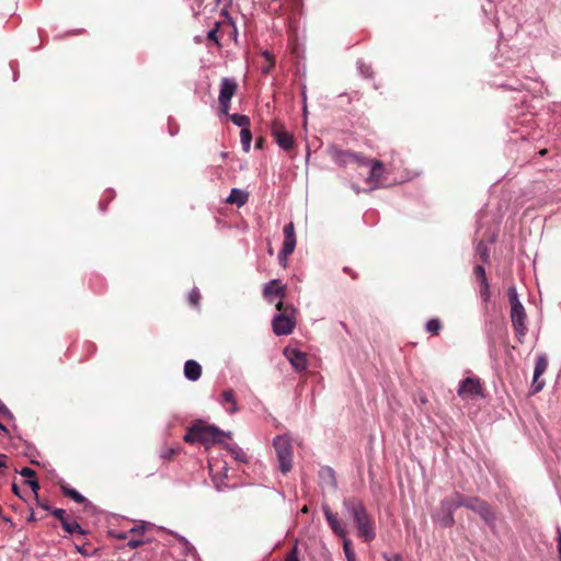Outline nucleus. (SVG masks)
I'll use <instances>...</instances> for the list:
<instances>
[{
    "label": "nucleus",
    "mask_w": 561,
    "mask_h": 561,
    "mask_svg": "<svg viewBox=\"0 0 561 561\" xmlns=\"http://www.w3.org/2000/svg\"><path fill=\"white\" fill-rule=\"evenodd\" d=\"M343 506L348 516L353 519L357 536L365 542L373 541L376 537L375 522L368 514L363 501L354 496L347 497L344 500Z\"/></svg>",
    "instance_id": "1"
},
{
    "label": "nucleus",
    "mask_w": 561,
    "mask_h": 561,
    "mask_svg": "<svg viewBox=\"0 0 561 561\" xmlns=\"http://www.w3.org/2000/svg\"><path fill=\"white\" fill-rule=\"evenodd\" d=\"M225 437L230 438V433H225L216 426L206 425L198 421L188 428L184 440L190 444L201 443L207 445L221 443Z\"/></svg>",
    "instance_id": "2"
},
{
    "label": "nucleus",
    "mask_w": 561,
    "mask_h": 561,
    "mask_svg": "<svg viewBox=\"0 0 561 561\" xmlns=\"http://www.w3.org/2000/svg\"><path fill=\"white\" fill-rule=\"evenodd\" d=\"M278 313L272 320L273 332L276 335H288L296 327V309L285 305L283 300L276 304Z\"/></svg>",
    "instance_id": "3"
},
{
    "label": "nucleus",
    "mask_w": 561,
    "mask_h": 561,
    "mask_svg": "<svg viewBox=\"0 0 561 561\" xmlns=\"http://www.w3.org/2000/svg\"><path fill=\"white\" fill-rule=\"evenodd\" d=\"M507 296L511 305V321L517 340L522 343L527 332L526 311L518 299V295L515 287L508 288Z\"/></svg>",
    "instance_id": "4"
},
{
    "label": "nucleus",
    "mask_w": 561,
    "mask_h": 561,
    "mask_svg": "<svg viewBox=\"0 0 561 561\" xmlns=\"http://www.w3.org/2000/svg\"><path fill=\"white\" fill-rule=\"evenodd\" d=\"M331 159L339 165L345 167L347 164L368 165L369 159L362 153L344 150L336 146L329 149Z\"/></svg>",
    "instance_id": "5"
},
{
    "label": "nucleus",
    "mask_w": 561,
    "mask_h": 561,
    "mask_svg": "<svg viewBox=\"0 0 561 561\" xmlns=\"http://www.w3.org/2000/svg\"><path fill=\"white\" fill-rule=\"evenodd\" d=\"M467 508L476 512L489 527L494 528L496 513L486 501L477 496H469Z\"/></svg>",
    "instance_id": "6"
},
{
    "label": "nucleus",
    "mask_w": 561,
    "mask_h": 561,
    "mask_svg": "<svg viewBox=\"0 0 561 561\" xmlns=\"http://www.w3.org/2000/svg\"><path fill=\"white\" fill-rule=\"evenodd\" d=\"M274 448L276 450L279 469L283 473H287L291 469L293 449L289 440L285 437L277 436L274 439Z\"/></svg>",
    "instance_id": "7"
},
{
    "label": "nucleus",
    "mask_w": 561,
    "mask_h": 561,
    "mask_svg": "<svg viewBox=\"0 0 561 561\" xmlns=\"http://www.w3.org/2000/svg\"><path fill=\"white\" fill-rule=\"evenodd\" d=\"M238 90V83L232 78H222L220 80V91H219V105L222 114L228 115L230 110V102L232 96L236 94Z\"/></svg>",
    "instance_id": "8"
},
{
    "label": "nucleus",
    "mask_w": 561,
    "mask_h": 561,
    "mask_svg": "<svg viewBox=\"0 0 561 561\" xmlns=\"http://www.w3.org/2000/svg\"><path fill=\"white\" fill-rule=\"evenodd\" d=\"M271 134L277 145L285 151H290L295 145L294 135L285 129V126L277 119L271 123Z\"/></svg>",
    "instance_id": "9"
},
{
    "label": "nucleus",
    "mask_w": 561,
    "mask_h": 561,
    "mask_svg": "<svg viewBox=\"0 0 561 561\" xmlns=\"http://www.w3.org/2000/svg\"><path fill=\"white\" fill-rule=\"evenodd\" d=\"M458 396L462 399H474L482 397V386L479 379L467 377L460 382Z\"/></svg>",
    "instance_id": "10"
},
{
    "label": "nucleus",
    "mask_w": 561,
    "mask_h": 561,
    "mask_svg": "<svg viewBox=\"0 0 561 561\" xmlns=\"http://www.w3.org/2000/svg\"><path fill=\"white\" fill-rule=\"evenodd\" d=\"M325 519L332 531L340 538H345L347 530L345 525L339 519L337 514L333 513L328 505H323Z\"/></svg>",
    "instance_id": "11"
},
{
    "label": "nucleus",
    "mask_w": 561,
    "mask_h": 561,
    "mask_svg": "<svg viewBox=\"0 0 561 561\" xmlns=\"http://www.w3.org/2000/svg\"><path fill=\"white\" fill-rule=\"evenodd\" d=\"M296 248V233L294 222H289L284 227V242L279 256L290 255Z\"/></svg>",
    "instance_id": "12"
},
{
    "label": "nucleus",
    "mask_w": 561,
    "mask_h": 561,
    "mask_svg": "<svg viewBox=\"0 0 561 561\" xmlns=\"http://www.w3.org/2000/svg\"><path fill=\"white\" fill-rule=\"evenodd\" d=\"M284 355L289 360V363L291 364L296 371H304L307 368L306 353L296 348L286 347L284 350Z\"/></svg>",
    "instance_id": "13"
},
{
    "label": "nucleus",
    "mask_w": 561,
    "mask_h": 561,
    "mask_svg": "<svg viewBox=\"0 0 561 561\" xmlns=\"http://www.w3.org/2000/svg\"><path fill=\"white\" fill-rule=\"evenodd\" d=\"M548 367V360L546 356H539L536 360V366L534 370V378H533V392L537 393L542 390L545 386V381L540 380V376L547 370Z\"/></svg>",
    "instance_id": "14"
},
{
    "label": "nucleus",
    "mask_w": 561,
    "mask_h": 561,
    "mask_svg": "<svg viewBox=\"0 0 561 561\" xmlns=\"http://www.w3.org/2000/svg\"><path fill=\"white\" fill-rule=\"evenodd\" d=\"M469 496H465L459 492L453 493L450 496L445 497L440 502V510L442 511H453L455 512L459 507H466L467 508V500Z\"/></svg>",
    "instance_id": "15"
},
{
    "label": "nucleus",
    "mask_w": 561,
    "mask_h": 561,
    "mask_svg": "<svg viewBox=\"0 0 561 561\" xmlns=\"http://www.w3.org/2000/svg\"><path fill=\"white\" fill-rule=\"evenodd\" d=\"M273 295L278 296L280 300L285 297V286L278 279H272L263 289V296L266 299H270Z\"/></svg>",
    "instance_id": "16"
},
{
    "label": "nucleus",
    "mask_w": 561,
    "mask_h": 561,
    "mask_svg": "<svg viewBox=\"0 0 561 561\" xmlns=\"http://www.w3.org/2000/svg\"><path fill=\"white\" fill-rule=\"evenodd\" d=\"M368 165H370V172L367 182L376 184L381 180L383 175L385 165L379 160H369Z\"/></svg>",
    "instance_id": "17"
},
{
    "label": "nucleus",
    "mask_w": 561,
    "mask_h": 561,
    "mask_svg": "<svg viewBox=\"0 0 561 561\" xmlns=\"http://www.w3.org/2000/svg\"><path fill=\"white\" fill-rule=\"evenodd\" d=\"M220 403L226 407V411L230 414L238 411V404L232 389H227L221 393Z\"/></svg>",
    "instance_id": "18"
},
{
    "label": "nucleus",
    "mask_w": 561,
    "mask_h": 561,
    "mask_svg": "<svg viewBox=\"0 0 561 561\" xmlns=\"http://www.w3.org/2000/svg\"><path fill=\"white\" fill-rule=\"evenodd\" d=\"M184 375L191 381H196L202 375V366L194 359H188L184 365Z\"/></svg>",
    "instance_id": "19"
},
{
    "label": "nucleus",
    "mask_w": 561,
    "mask_h": 561,
    "mask_svg": "<svg viewBox=\"0 0 561 561\" xmlns=\"http://www.w3.org/2000/svg\"><path fill=\"white\" fill-rule=\"evenodd\" d=\"M46 511L51 512V514L60 520L62 528L67 534H70V519L66 515V511L62 508H51L47 504H39Z\"/></svg>",
    "instance_id": "20"
},
{
    "label": "nucleus",
    "mask_w": 561,
    "mask_h": 561,
    "mask_svg": "<svg viewBox=\"0 0 561 561\" xmlns=\"http://www.w3.org/2000/svg\"><path fill=\"white\" fill-rule=\"evenodd\" d=\"M249 199V194L239 188H232L230 195L227 197L226 202L228 204L237 205L241 207L247 204Z\"/></svg>",
    "instance_id": "21"
},
{
    "label": "nucleus",
    "mask_w": 561,
    "mask_h": 561,
    "mask_svg": "<svg viewBox=\"0 0 561 561\" xmlns=\"http://www.w3.org/2000/svg\"><path fill=\"white\" fill-rule=\"evenodd\" d=\"M77 552L82 554L83 557H91L96 553L98 548L90 542H79L78 540L72 542Z\"/></svg>",
    "instance_id": "22"
},
{
    "label": "nucleus",
    "mask_w": 561,
    "mask_h": 561,
    "mask_svg": "<svg viewBox=\"0 0 561 561\" xmlns=\"http://www.w3.org/2000/svg\"><path fill=\"white\" fill-rule=\"evenodd\" d=\"M476 277L480 280L482 286V294L488 296L489 293V284L485 276V270L482 265H477L473 270Z\"/></svg>",
    "instance_id": "23"
},
{
    "label": "nucleus",
    "mask_w": 561,
    "mask_h": 561,
    "mask_svg": "<svg viewBox=\"0 0 561 561\" xmlns=\"http://www.w3.org/2000/svg\"><path fill=\"white\" fill-rule=\"evenodd\" d=\"M233 458L240 462H247V454L236 444H227L225 446Z\"/></svg>",
    "instance_id": "24"
},
{
    "label": "nucleus",
    "mask_w": 561,
    "mask_h": 561,
    "mask_svg": "<svg viewBox=\"0 0 561 561\" xmlns=\"http://www.w3.org/2000/svg\"><path fill=\"white\" fill-rule=\"evenodd\" d=\"M442 328H443L442 322L437 318L428 320L425 325L426 332L432 335H438L439 332L442 331Z\"/></svg>",
    "instance_id": "25"
},
{
    "label": "nucleus",
    "mask_w": 561,
    "mask_h": 561,
    "mask_svg": "<svg viewBox=\"0 0 561 561\" xmlns=\"http://www.w3.org/2000/svg\"><path fill=\"white\" fill-rule=\"evenodd\" d=\"M240 138H241V144H242L243 150L249 151L251 141H252V133L250 130V127L241 129Z\"/></svg>",
    "instance_id": "26"
},
{
    "label": "nucleus",
    "mask_w": 561,
    "mask_h": 561,
    "mask_svg": "<svg viewBox=\"0 0 561 561\" xmlns=\"http://www.w3.org/2000/svg\"><path fill=\"white\" fill-rule=\"evenodd\" d=\"M230 119L233 124H236L237 126H240L241 128L250 127V118L247 115L232 114V115H230Z\"/></svg>",
    "instance_id": "27"
},
{
    "label": "nucleus",
    "mask_w": 561,
    "mask_h": 561,
    "mask_svg": "<svg viewBox=\"0 0 561 561\" xmlns=\"http://www.w3.org/2000/svg\"><path fill=\"white\" fill-rule=\"evenodd\" d=\"M439 523L443 527H451L455 524L454 512L453 511H442V516H439Z\"/></svg>",
    "instance_id": "28"
},
{
    "label": "nucleus",
    "mask_w": 561,
    "mask_h": 561,
    "mask_svg": "<svg viewBox=\"0 0 561 561\" xmlns=\"http://www.w3.org/2000/svg\"><path fill=\"white\" fill-rule=\"evenodd\" d=\"M72 501H75L78 504L84 505L85 512H92L94 510L93 505L88 502L78 491L72 489Z\"/></svg>",
    "instance_id": "29"
},
{
    "label": "nucleus",
    "mask_w": 561,
    "mask_h": 561,
    "mask_svg": "<svg viewBox=\"0 0 561 561\" xmlns=\"http://www.w3.org/2000/svg\"><path fill=\"white\" fill-rule=\"evenodd\" d=\"M343 549L345 552V556L347 558V561H356L355 552L352 548V541L348 538H343Z\"/></svg>",
    "instance_id": "30"
},
{
    "label": "nucleus",
    "mask_w": 561,
    "mask_h": 561,
    "mask_svg": "<svg viewBox=\"0 0 561 561\" xmlns=\"http://www.w3.org/2000/svg\"><path fill=\"white\" fill-rule=\"evenodd\" d=\"M199 300H201L199 290L197 288H193L188 295V301H190L191 306L198 307Z\"/></svg>",
    "instance_id": "31"
},
{
    "label": "nucleus",
    "mask_w": 561,
    "mask_h": 561,
    "mask_svg": "<svg viewBox=\"0 0 561 561\" xmlns=\"http://www.w3.org/2000/svg\"><path fill=\"white\" fill-rule=\"evenodd\" d=\"M219 28H220V22H216L215 26L207 34V38L209 41L215 42L218 46L220 45L218 36H217Z\"/></svg>",
    "instance_id": "32"
},
{
    "label": "nucleus",
    "mask_w": 561,
    "mask_h": 561,
    "mask_svg": "<svg viewBox=\"0 0 561 561\" xmlns=\"http://www.w3.org/2000/svg\"><path fill=\"white\" fill-rule=\"evenodd\" d=\"M263 55H264V57H265V58H266V60H267V65H265V67H263L262 71H263L264 73H268V72H270V70L274 67L275 61H274V59H273V57H272V55H271L270 53L264 51V54H263Z\"/></svg>",
    "instance_id": "33"
},
{
    "label": "nucleus",
    "mask_w": 561,
    "mask_h": 561,
    "mask_svg": "<svg viewBox=\"0 0 561 561\" xmlns=\"http://www.w3.org/2000/svg\"><path fill=\"white\" fill-rule=\"evenodd\" d=\"M178 454V449L175 448H164L162 451H161V458L163 459H167V460H170L174 457V455Z\"/></svg>",
    "instance_id": "34"
},
{
    "label": "nucleus",
    "mask_w": 561,
    "mask_h": 561,
    "mask_svg": "<svg viewBox=\"0 0 561 561\" xmlns=\"http://www.w3.org/2000/svg\"><path fill=\"white\" fill-rule=\"evenodd\" d=\"M359 70H360V73L366 77V78H371L373 77V69L370 66L362 62L359 65Z\"/></svg>",
    "instance_id": "35"
},
{
    "label": "nucleus",
    "mask_w": 561,
    "mask_h": 561,
    "mask_svg": "<svg viewBox=\"0 0 561 561\" xmlns=\"http://www.w3.org/2000/svg\"><path fill=\"white\" fill-rule=\"evenodd\" d=\"M284 561H299L298 550L294 547L285 557Z\"/></svg>",
    "instance_id": "36"
},
{
    "label": "nucleus",
    "mask_w": 561,
    "mask_h": 561,
    "mask_svg": "<svg viewBox=\"0 0 561 561\" xmlns=\"http://www.w3.org/2000/svg\"><path fill=\"white\" fill-rule=\"evenodd\" d=\"M21 476L25 477L27 479H33L35 477V471L28 467L22 468L20 471Z\"/></svg>",
    "instance_id": "37"
},
{
    "label": "nucleus",
    "mask_w": 561,
    "mask_h": 561,
    "mask_svg": "<svg viewBox=\"0 0 561 561\" xmlns=\"http://www.w3.org/2000/svg\"><path fill=\"white\" fill-rule=\"evenodd\" d=\"M26 484H28L32 489V491L37 494V490L39 489V484L35 479H27L25 481Z\"/></svg>",
    "instance_id": "38"
},
{
    "label": "nucleus",
    "mask_w": 561,
    "mask_h": 561,
    "mask_svg": "<svg viewBox=\"0 0 561 561\" xmlns=\"http://www.w3.org/2000/svg\"><path fill=\"white\" fill-rule=\"evenodd\" d=\"M145 543L144 540H140V539H130L128 542H127V546L130 548V549H135V548H138L140 546H142Z\"/></svg>",
    "instance_id": "39"
},
{
    "label": "nucleus",
    "mask_w": 561,
    "mask_h": 561,
    "mask_svg": "<svg viewBox=\"0 0 561 561\" xmlns=\"http://www.w3.org/2000/svg\"><path fill=\"white\" fill-rule=\"evenodd\" d=\"M0 415L4 417H12L10 410L0 401Z\"/></svg>",
    "instance_id": "40"
},
{
    "label": "nucleus",
    "mask_w": 561,
    "mask_h": 561,
    "mask_svg": "<svg viewBox=\"0 0 561 561\" xmlns=\"http://www.w3.org/2000/svg\"><path fill=\"white\" fill-rule=\"evenodd\" d=\"M71 529H72V536L75 534H78L80 536L83 535V530H82L81 526L77 522L72 520Z\"/></svg>",
    "instance_id": "41"
},
{
    "label": "nucleus",
    "mask_w": 561,
    "mask_h": 561,
    "mask_svg": "<svg viewBox=\"0 0 561 561\" xmlns=\"http://www.w3.org/2000/svg\"><path fill=\"white\" fill-rule=\"evenodd\" d=\"M146 529V525H139V526H135L133 528L129 529V533L130 534H138V535H141Z\"/></svg>",
    "instance_id": "42"
},
{
    "label": "nucleus",
    "mask_w": 561,
    "mask_h": 561,
    "mask_svg": "<svg viewBox=\"0 0 561 561\" xmlns=\"http://www.w3.org/2000/svg\"><path fill=\"white\" fill-rule=\"evenodd\" d=\"M558 553H559V559L561 561V529L558 528Z\"/></svg>",
    "instance_id": "43"
},
{
    "label": "nucleus",
    "mask_w": 561,
    "mask_h": 561,
    "mask_svg": "<svg viewBox=\"0 0 561 561\" xmlns=\"http://www.w3.org/2000/svg\"><path fill=\"white\" fill-rule=\"evenodd\" d=\"M61 490H62V493H64L67 497H70V485H68V484H64V485H61Z\"/></svg>",
    "instance_id": "44"
},
{
    "label": "nucleus",
    "mask_w": 561,
    "mask_h": 561,
    "mask_svg": "<svg viewBox=\"0 0 561 561\" xmlns=\"http://www.w3.org/2000/svg\"><path fill=\"white\" fill-rule=\"evenodd\" d=\"M8 465H7V457L4 455H1L0 456V469L2 468H7Z\"/></svg>",
    "instance_id": "45"
},
{
    "label": "nucleus",
    "mask_w": 561,
    "mask_h": 561,
    "mask_svg": "<svg viewBox=\"0 0 561 561\" xmlns=\"http://www.w3.org/2000/svg\"><path fill=\"white\" fill-rule=\"evenodd\" d=\"M11 489H12V492H13L15 495H18L19 497H21L20 489H19V486H18V484H16V483H13Z\"/></svg>",
    "instance_id": "46"
},
{
    "label": "nucleus",
    "mask_w": 561,
    "mask_h": 561,
    "mask_svg": "<svg viewBox=\"0 0 561 561\" xmlns=\"http://www.w3.org/2000/svg\"><path fill=\"white\" fill-rule=\"evenodd\" d=\"M263 145H264V139H263V138H259V139H256V141H255V148H257V149H262V148H263Z\"/></svg>",
    "instance_id": "47"
},
{
    "label": "nucleus",
    "mask_w": 561,
    "mask_h": 561,
    "mask_svg": "<svg viewBox=\"0 0 561 561\" xmlns=\"http://www.w3.org/2000/svg\"><path fill=\"white\" fill-rule=\"evenodd\" d=\"M344 272L350 274L352 278H354V279L357 278V274L353 273L348 267H344Z\"/></svg>",
    "instance_id": "48"
},
{
    "label": "nucleus",
    "mask_w": 561,
    "mask_h": 561,
    "mask_svg": "<svg viewBox=\"0 0 561 561\" xmlns=\"http://www.w3.org/2000/svg\"><path fill=\"white\" fill-rule=\"evenodd\" d=\"M388 561H401V557L398 554H394L387 559Z\"/></svg>",
    "instance_id": "49"
},
{
    "label": "nucleus",
    "mask_w": 561,
    "mask_h": 561,
    "mask_svg": "<svg viewBox=\"0 0 561 561\" xmlns=\"http://www.w3.org/2000/svg\"><path fill=\"white\" fill-rule=\"evenodd\" d=\"M0 432H3V433H5V434H8V433H9V431H8L7 426H5L3 423H1V422H0Z\"/></svg>",
    "instance_id": "50"
},
{
    "label": "nucleus",
    "mask_w": 561,
    "mask_h": 561,
    "mask_svg": "<svg viewBox=\"0 0 561 561\" xmlns=\"http://www.w3.org/2000/svg\"><path fill=\"white\" fill-rule=\"evenodd\" d=\"M481 256H482L483 261L488 260V253H486V249L485 248L481 251Z\"/></svg>",
    "instance_id": "51"
},
{
    "label": "nucleus",
    "mask_w": 561,
    "mask_h": 561,
    "mask_svg": "<svg viewBox=\"0 0 561 561\" xmlns=\"http://www.w3.org/2000/svg\"><path fill=\"white\" fill-rule=\"evenodd\" d=\"M3 511H2V507L0 506V517L4 520V522H11L10 518L5 517L2 515Z\"/></svg>",
    "instance_id": "52"
},
{
    "label": "nucleus",
    "mask_w": 561,
    "mask_h": 561,
    "mask_svg": "<svg viewBox=\"0 0 561 561\" xmlns=\"http://www.w3.org/2000/svg\"><path fill=\"white\" fill-rule=\"evenodd\" d=\"M221 15H224L225 18L229 19V13H228V10L227 9H222L221 11Z\"/></svg>",
    "instance_id": "53"
},
{
    "label": "nucleus",
    "mask_w": 561,
    "mask_h": 561,
    "mask_svg": "<svg viewBox=\"0 0 561 561\" xmlns=\"http://www.w3.org/2000/svg\"><path fill=\"white\" fill-rule=\"evenodd\" d=\"M117 537L119 539H126L127 538V533L119 534Z\"/></svg>",
    "instance_id": "54"
},
{
    "label": "nucleus",
    "mask_w": 561,
    "mask_h": 561,
    "mask_svg": "<svg viewBox=\"0 0 561 561\" xmlns=\"http://www.w3.org/2000/svg\"><path fill=\"white\" fill-rule=\"evenodd\" d=\"M301 513H308V507H307V506H304V507L301 508Z\"/></svg>",
    "instance_id": "55"
},
{
    "label": "nucleus",
    "mask_w": 561,
    "mask_h": 561,
    "mask_svg": "<svg viewBox=\"0 0 561 561\" xmlns=\"http://www.w3.org/2000/svg\"><path fill=\"white\" fill-rule=\"evenodd\" d=\"M546 151H547V150H546V149H543V150H541V151H540V153H541V154H545V153H546Z\"/></svg>",
    "instance_id": "56"
},
{
    "label": "nucleus",
    "mask_w": 561,
    "mask_h": 561,
    "mask_svg": "<svg viewBox=\"0 0 561 561\" xmlns=\"http://www.w3.org/2000/svg\"><path fill=\"white\" fill-rule=\"evenodd\" d=\"M229 4L232 2V0H228Z\"/></svg>",
    "instance_id": "57"
}]
</instances>
